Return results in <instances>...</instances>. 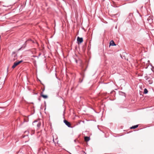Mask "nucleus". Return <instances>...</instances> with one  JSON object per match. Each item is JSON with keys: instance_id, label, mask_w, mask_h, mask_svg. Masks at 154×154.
<instances>
[{"instance_id": "1", "label": "nucleus", "mask_w": 154, "mask_h": 154, "mask_svg": "<svg viewBox=\"0 0 154 154\" xmlns=\"http://www.w3.org/2000/svg\"><path fill=\"white\" fill-rule=\"evenodd\" d=\"M23 61L22 60H21L20 61H18L14 62V63L13 65L12 66V68L13 69L14 68L17 66L20 63H22Z\"/></svg>"}, {"instance_id": "2", "label": "nucleus", "mask_w": 154, "mask_h": 154, "mask_svg": "<svg viewBox=\"0 0 154 154\" xmlns=\"http://www.w3.org/2000/svg\"><path fill=\"white\" fill-rule=\"evenodd\" d=\"M77 43L78 44H81L83 41V38L78 37L77 38Z\"/></svg>"}, {"instance_id": "3", "label": "nucleus", "mask_w": 154, "mask_h": 154, "mask_svg": "<svg viewBox=\"0 0 154 154\" xmlns=\"http://www.w3.org/2000/svg\"><path fill=\"white\" fill-rule=\"evenodd\" d=\"M64 123L65 124V125H67L69 128H72L71 127V124L69 122H68L66 120L64 119L63 121Z\"/></svg>"}, {"instance_id": "4", "label": "nucleus", "mask_w": 154, "mask_h": 154, "mask_svg": "<svg viewBox=\"0 0 154 154\" xmlns=\"http://www.w3.org/2000/svg\"><path fill=\"white\" fill-rule=\"evenodd\" d=\"M26 41H25V43L22 45V46L20 48H19L18 49V51H19L21 50V49H24L26 47Z\"/></svg>"}, {"instance_id": "5", "label": "nucleus", "mask_w": 154, "mask_h": 154, "mask_svg": "<svg viewBox=\"0 0 154 154\" xmlns=\"http://www.w3.org/2000/svg\"><path fill=\"white\" fill-rule=\"evenodd\" d=\"M146 80H147L149 83V84H151L152 83V80L150 78H147L146 79Z\"/></svg>"}, {"instance_id": "6", "label": "nucleus", "mask_w": 154, "mask_h": 154, "mask_svg": "<svg viewBox=\"0 0 154 154\" xmlns=\"http://www.w3.org/2000/svg\"><path fill=\"white\" fill-rule=\"evenodd\" d=\"M41 97H43L44 99H47L48 98V96L47 95H45L43 94V93L42 92L40 94Z\"/></svg>"}, {"instance_id": "7", "label": "nucleus", "mask_w": 154, "mask_h": 154, "mask_svg": "<svg viewBox=\"0 0 154 154\" xmlns=\"http://www.w3.org/2000/svg\"><path fill=\"white\" fill-rule=\"evenodd\" d=\"M116 45L113 40L111 41L109 43V46H116Z\"/></svg>"}, {"instance_id": "8", "label": "nucleus", "mask_w": 154, "mask_h": 154, "mask_svg": "<svg viewBox=\"0 0 154 154\" xmlns=\"http://www.w3.org/2000/svg\"><path fill=\"white\" fill-rule=\"evenodd\" d=\"M84 139L86 141L88 142L90 140V137H89L85 136L84 137Z\"/></svg>"}, {"instance_id": "9", "label": "nucleus", "mask_w": 154, "mask_h": 154, "mask_svg": "<svg viewBox=\"0 0 154 154\" xmlns=\"http://www.w3.org/2000/svg\"><path fill=\"white\" fill-rule=\"evenodd\" d=\"M132 14L131 13H129V15L128 17V18L129 20H130L131 19H132Z\"/></svg>"}, {"instance_id": "10", "label": "nucleus", "mask_w": 154, "mask_h": 154, "mask_svg": "<svg viewBox=\"0 0 154 154\" xmlns=\"http://www.w3.org/2000/svg\"><path fill=\"white\" fill-rule=\"evenodd\" d=\"M138 125H135L132 126L130 128L134 129L137 128L138 127Z\"/></svg>"}, {"instance_id": "11", "label": "nucleus", "mask_w": 154, "mask_h": 154, "mask_svg": "<svg viewBox=\"0 0 154 154\" xmlns=\"http://www.w3.org/2000/svg\"><path fill=\"white\" fill-rule=\"evenodd\" d=\"M26 41V42L28 41H31L32 42V43H35V42L34 41L32 40V39L30 38L27 39Z\"/></svg>"}, {"instance_id": "12", "label": "nucleus", "mask_w": 154, "mask_h": 154, "mask_svg": "<svg viewBox=\"0 0 154 154\" xmlns=\"http://www.w3.org/2000/svg\"><path fill=\"white\" fill-rule=\"evenodd\" d=\"M148 93V91L146 88H145L144 91L143 93L145 94H147Z\"/></svg>"}, {"instance_id": "13", "label": "nucleus", "mask_w": 154, "mask_h": 154, "mask_svg": "<svg viewBox=\"0 0 154 154\" xmlns=\"http://www.w3.org/2000/svg\"><path fill=\"white\" fill-rule=\"evenodd\" d=\"M41 125V123L40 122H38L37 124V126L38 128H39L40 127Z\"/></svg>"}, {"instance_id": "14", "label": "nucleus", "mask_w": 154, "mask_h": 154, "mask_svg": "<svg viewBox=\"0 0 154 154\" xmlns=\"http://www.w3.org/2000/svg\"><path fill=\"white\" fill-rule=\"evenodd\" d=\"M83 81V79L81 80V79H79V82L80 83H82Z\"/></svg>"}, {"instance_id": "15", "label": "nucleus", "mask_w": 154, "mask_h": 154, "mask_svg": "<svg viewBox=\"0 0 154 154\" xmlns=\"http://www.w3.org/2000/svg\"><path fill=\"white\" fill-rule=\"evenodd\" d=\"M55 75H56V77L57 78V79L58 80H60V78H59L57 77V75H56V73L55 74Z\"/></svg>"}, {"instance_id": "16", "label": "nucleus", "mask_w": 154, "mask_h": 154, "mask_svg": "<svg viewBox=\"0 0 154 154\" xmlns=\"http://www.w3.org/2000/svg\"><path fill=\"white\" fill-rule=\"evenodd\" d=\"M32 57H37V56H35V55H33L32 56Z\"/></svg>"}, {"instance_id": "17", "label": "nucleus", "mask_w": 154, "mask_h": 154, "mask_svg": "<svg viewBox=\"0 0 154 154\" xmlns=\"http://www.w3.org/2000/svg\"><path fill=\"white\" fill-rule=\"evenodd\" d=\"M38 122V121H34V122H33V123H36V122Z\"/></svg>"}, {"instance_id": "18", "label": "nucleus", "mask_w": 154, "mask_h": 154, "mask_svg": "<svg viewBox=\"0 0 154 154\" xmlns=\"http://www.w3.org/2000/svg\"><path fill=\"white\" fill-rule=\"evenodd\" d=\"M32 131V132L31 134L32 135V134H34V131Z\"/></svg>"}, {"instance_id": "19", "label": "nucleus", "mask_w": 154, "mask_h": 154, "mask_svg": "<svg viewBox=\"0 0 154 154\" xmlns=\"http://www.w3.org/2000/svg\"><path fill=\"white\" fill-rule=\"evenodd\" d=\"M38 100L39 101H41V98L40 97H39L38 98Z\"/></svg>"}, {"instance_id": "20", "label": "nucleus", "mask_w": 154, "mask_h": 154, "mask_svg": "<svg viewBox=\"0 0 154 154\" xmlns=\"http://www.w3.org/2000/svg\"><path fill=\"white\" fill-rule=\"evenodd\" d=\"M75 61L76 63H77V60H75Z\"/></svg>"}, {"instance_id": "21", "label": "nucleus", "mask_w": 154, "mask_h": 154, "mask_svg": "<svg viewBox=\"0 0 154 154\" xmlns=\"http://www.w3.org/2000/svg\"><path fill=\"white\" fill-rule=\"evenodd\" d=\"M15 52H12V54H15Z\"/></svg>"}, {"instance_id": "22", "label": "nucleus", "mask_w": 154, "mask_h": 154, "mask_svg": "<svg viewBox=\"0 0 154 154\" xmlns=\"http://www.w3.org/2000/svg\"><path fill=\"white\" fill-rule=\"evenodd\" d=\"M40 56V54L38 55V56H37V57H38H38H39Z\"/></svg>"}, {"instance_id": "23", "label": "nucleus", "mask_w": 154, "mask_h": 154, "mask_svg": "<svg viewBox=\"0 0 154 154\" xmlns=\"http://www.w3.org/2000/svg\"><path fill=\"white\" fill-rule=\"evenodd\" d=\"M74 142H76V140H74Z\"/></svg>"}, {"instance_id": "24", "label": "nucleus", "mask_w": 154, "mask_h": 154, "mask_svg": "<svg viewBox=\"0 0 154 154\" xmlns=\"http://www.w3.org/2000/svg\"><path fill=\"white\" fill-rule=\"evenodd\" d=\"M86 69H84V70H83V71H84V72L85 71H86Z\"/></svg>"}, {"instance_id": "25", "label": "nucleus", "mask_w": 154, "mask_h": 154, "mask_svg": "<svg viewBox=\"0 0 154 154\" xmlns=\"http://www.w3.org/2000/svg\"><path fill=\"white\" fill-rule=\"evenodd\" d=\"M83 152H84V153L85 154H86V153L85 152H84L83 151Z\"/></svg>"}, {"instance_id": "26", "label": "nucleus", "mask_w": 154, "mask_h": 154, "mask_svg": "<svg viewBox=\"0 0 154 154\" xmlns=\"http://www.w3.org/2000/svg\"><path fill=\"white\" fill-rule=\"evenodd\" d=\"M64 111H65V110H64V111L63 112V115H64Z\"/></svg>"}, {"instance_id": "27", "label": "nucleus", "mask_w": 154, "mask_h": 154, "mask_svg": "<svg viewBox=\"0 0 154 154\" xmlns=\"http://www.w3.org/2000/svg\"><path fill=\"white\" fill-rule=\"evenodd\" d=\"M25 137V136H24L23 137V138H24Z\"/></svg>"}, {"instance_id": "28", "label": "nucleus", "mask_w": 154, "mask_h": 154, "mask_svg": "<svg viewBox=\"0 0 154 154\" xmlns=\"http://www.w3.org/2000/svg\"><path fill=\"white\" fill-rule=\"evenodd\" d=\"M1 35H0V39H1Z\"/></svg>"}, {"instance_id": "29", "label": "nucleus", "mask_w": 154, "mask_h": 154, "mask_svg": "<svg viewBox=\"0 0 154 154\" xmlns=\"http://www.w3.org/2000/svg\"><path fill=\"white\" fill-rule=\"evenodd\" d=\"M53 141L54 142V139H53Z\"/></svg>"}]
</instances>
